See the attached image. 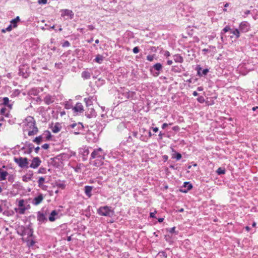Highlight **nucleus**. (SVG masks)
<instances>
[{
  "label": "nucleus",
  "mask_w": 258,
  "mask_h": 258,
  "mask_svg": "<svg viewBox=\"0 0 258 258\" xmlns=\"http://www.w3.org/2000/svg\"><path fill=\"white\" fill-rule=\"evenodd\" d=\"M104 153L101 148L95 149L91 154L90 161L95 167H100L103 164Z\"/></svg>",
  "instance_id": "f257e3e1"
},
{
  "label": "nucleus",
  "mask_w": 258,
  "mask_h": 258,
  "mask_svg": "<svg viewBox=\"0 0 258 258\" xmlns=\"http://www.w3.org/2000/svg\"><path fill=\"white\" fill-rule=\"evenodd\" d=\"M24 125L27 128L25 130H27L28 128H32V131H29L28 133L29 136H32L36 135L38 132V128L36 125L35 120L32 116H28L25 120Z\"/></svg>",
  "instance_id": "f03ea898"
},
{
  "label": "nucleus",
  "mask_w": 258,
  "mask_h": 258,
  "mask_svg": "<svg viewBox=\"0 0 258 258\" xmlns=\"http://www.w3.org/2000/svg\"><path fill=\"white\" fill-rule=\"evenodd\" d=\"M97 213L101 216L111 217L114 214V211L111 207L105 206L100 207L97 210Z\"/></svg>",
  "instance_id": "7ed1b4c3"
},
{
  "label": "nucleus",
  "mask_w": 258,
  "mask_h": 258,
  "mask_svg": "<svg viewBox=\"0 0 258 258\" xmlns=\"http://www.w3.org/2000/svg\"><path fill=\"white\" fill-rule=\"evenodd\" d=\"M14 161L21 168H28L29 167L28 159L26 157H15Z\"/></svg>",
  "instance_id": "20e7f679"
},
{
  "label": "nucleus",
  "mask_w": 258,
  "mask_h": 258,
  "mask_svg": "<svg viewBox=\"0 0 258 258\" xmlns=\"http://www.w3.org/2000/svg\"><path fill=\"white\" fill-rule=\"evenodd\" d=\"M89 148L88 147H83L79 149V154L82 156L83 160L85 161L87 159L89 154Z\"/></svg>",
  "instance_id": "39448f33"
},
{
  "label": "nucleus",
  "mask_w": 258,
  "mask_h": 258,
  "mask_svg": "<svg viewBox=\"0 0 258 258\" xmlns=\"http://www.w3.org/2000/svg\"><path fill=\"white\" fill-rule=\"evenodd\" d=\"M196 70L197 71V75L200 77L206 76L207 74L209 72V69H203L200 65L197 66Z\"/></svg>",
  "instance_id": "423d86ee"
},
{
  "label": "nucleus",
  "mask_w": 258,
  "mask_h": 258,
  "mask_svg": "<svg viewBox=\"0 0 258 258\" xmlns=\"http://www.w3.org/2000/svg\"><path fill=\"white\" fill-rule=\"evenodd\" d=\"M193 186L189 182H184L183 185L179 189V191L183 193H186L192 188Z\"/></svg>",
  "instance_id": "0eeeda50"
},
{
  "label": "nucleus",
  "mask_w": 258,
  "mask_h": 258,
  "mask_svg": "<svg viewBox=\"0 0 258 258\" xmlns=\"http://www.w3.org/2000/svg\"><path fill=\"white\" fill-rule=\"evenodd\" d=\"M70 126L74 129V134L76 135L79 134V131L83 130V125L82 123H74L70 125Z\"/></svg>",
  "instance_id": "6e6552de"
},
{
  "label": "nucleus",
  "mask_w": 258,
  "mask_h": 258,
  "mask_svg": "<svg viewBox=\"0 0 258 258\" xmlns=\"http://www.w3.org/2000/svg\"><path fill=\"white\" fill-rule=\"evenodd\" d=\"M19 22L20 18L18 16L10 22V24L7 28H6V30L10 31L13 28H16L17 27V24Z\"/></svg>",
  "instance_id": "1a4fd4ad"
},
{
  "label": "nucleus",
  "mask_w": 258,
  "mask_h": 258,
  "mask_svg": "<svg viewBox=\"0 0 258 258\" xmlns=\"http://www.w3.org/2000/svg\"><path fill=\"white\" fill-rule=\"evenodd\" d=\"M41 163V161L40 159L38 157H36L33 158L32 160V163L29 167L33 169H36L40 165Z\"/></svg>",
  "instance_id": "9d476101"
},
{
  "label": "nucleus",
  "mask_w": 258,
  "mask_h": 258,
  "mask_svg": "<svg viewBox=\"0 0 258 258\" xmlns=\"http://www.w3.org/2000/svg\"><path fill=\"white\" fill-rule=\"evenodd\" d=\"M86 116L88 118L95 117L96 116V113L93 107L88 108L85 113Z\"/></svg>",
  "instance_id": "9b49d317"
},
{
  "label": "nucleus",
  "mask_w": 258,
  "mask_h": 258,
  "mask_svg": "<svg viewBox=\"0 0 258 258\" xmlns=\"http://www.w3.org/2000/svg\"><path fill=\"white\" fill-rule=\"evenodd\" d=\"M61 16L63 17L67 16L68 19H72L74 16V13L71 10H63L61 11Z\"/></svg>",
  "instance_id": "f8f14e48"
},
{
  "label": "nucleus",
  "mask_w": 258,
  "mask_h": 258,
  "mask_svg": "<svg viewBox=\"0 0 258 258\" xmlns=\"http://www.w3.org/2000/svg\"><path fill=\"white\" fill-rule=\"evenodd\" d=\"M240 30L243 32H246L250 30L249 24L246 22H242L239 27Z\"/></svg>",
  "instance_id": "ddd939ff"
},
{
  "label": "nucleus",
  "mask_w": 258,
  "mask_h": 258,
  "mask_svg": "<svg viewBox=\"0 0 258 258\" xmlns=\"http://www.w3.org/2000/svg\"><path fill=\"white\" fill-rule=\"evenodd\" d=\"M73 110L74 112L81 113L83 111V106L81 103L78 102L75 106L73 107Z\"/></svg>",
  "instance_id": "4468645a"
},
{
  "label": "nucleus",
  "mask_w": 258,
  "mask_h": 258,
  "mask_svg": "<svg viewBox=\"0 0 258 258\" xmlns=\"http://www.w3.org/2000/svg\"><path fill=\"white\" fill-rule=\"evenodd\" d=\"M37 220L39 221V224H40L46 222L47 221V218L43 213L38 212L37 213Z\"/></svg>",
  "instance_id": "2eb2a0df"
},
{
  "label": "nucleus",
  "mask_w": 258,
  "mask_h": 258,
  "mask_svg": "<svg viewBox=\"0 0 258 258\" xmlns=\"http://www.w3.org/2000/svg\"><path fill=\"white\" fill-rule=\"evenodd\" d=\"M33 175V172L32 171H29V172L25 175L22 176V180L25 182H28L31 180Z\"/></svg>",
  "instance_id": "dca6fc26"
},
{
  "label": "nucleus",
  "mask_w": 258,
  "mask_h": 258,
  "mask_svg": "<svg viewBox=\"0 0 258 258\" xmlns=\"http://www.w3.org/2000/svg\"><path fill=\"white\" fill-rule=\"evenodd\" d=\"M152 69H155V70L157 71L158 72H156L154 74V76H158L160 73L159 72L160 71H161L162 69V66L160 63H157L155 64L152 69H151V72L152 71Z\"/></svg>",
  "instance_id": "f3484780"
},
{
  "label": "nucleus",
  "mask_w": 258,
  "mask_h": 258,
  "mask_svg": "<svg viewBox=\"0 0 258 258\" xmlns=\"http://www.w3.org/2000/svg\"><path fill=\"white\" fill-rule=\"evenodd\" d=\"M44 101L46 105H49L54 101V98L50 95H47L44 98Z\"/></svg>",
  "instance_id": "a211bd4d"
},
{
  "label": "nucleus",
  "mask_w": 258,
  "mask_h": 258,
  "mask_svg": "<svg viewBox=\"0 0 258 258\" xmlns=\"http://www.w3.org/2000/svg\"><path fill=\"white\" fill-rule=\"evenodd\" d=\"M93 186L90 185H86L84 187V192L85 195L88 197L90 198L92 196V190Z\"/></svg>",
  "instance_id": "6ab92c4d"
},
{
  "label": "nucleus",
  "mask_w": 258,
  "mask_h": 258,
  "mask_svg": "<svg viewBox=\"0 0 258 258\" xmlns=\"http://www.w3.org/2000/svg\"><path fill=\"white\" fill-rule=\"evenodd\" d=\"M43 199V197L42 194H40L37 197H35L33 201V204L34 205H38L41 203Z\"/></svg>",
  "instance_id": "aec40b11"
},
{
  "label": "nucleus",
  "mask_w": 258,
  "mask_h": 258,
  "mask_svg": "<svg viewBox=\"0 0 258 258\" xmlns=\"http://www.w3.org/2000/svg\"><path fill=\"white\" fill-rule=\"evenodd\" d=\"M93 97L90 96L88 98H84V101L88 108L92 107Z\"/></svg>",
  "instance_id": "412c9836"
},
{
  "label": "nucleus",
  "mask_w": 258,
  "mask_h": 258,
  "mask_svg": "<svg viewBox=\"0 0 258 258\" xmlns=\"http://www.w3.org/2000/svg\"><path fill=\"white\" fill-rule=\"evenodd\" d=\"M58 215V212L56 210H53L49 216V220L51 222L54 221L56 218V216Z\"/></svg>",
  "instance_id": "4be33fe9"
},
{
  "label": "nucleus",
  "mask_w": 258,
  "mask_h": 258,
  "mask_svg": "<svg viewBox=\"0 0 258 258\" xmlns=\"http://www.w3.org/2000/svg\"><path fill=\"white\" fill-rule=\"evenodd\" d=\"M172 152L173 153L172 154V158L176 159V160H179L182 158L181 154L177 152L173 149H172Z\"/></svg>",
  "instance_id": "5701e85b"
},
{
  "label": "nucleus",
  "mask_w": 258,
  "mask_h": 258,
  "mask_svg": "<svg viewBox=\"0 0 258 258\" xmlns=\"http://www.w3.org/2000/svg\"><path fill=\"white\" fill-rule=\"evenodd\" d=\"M61 128V126L60 123L58 122L56 123L54 126L52 127V131L54 133H58Z\"/></svg>",
  "instance_id": "b1692460"
},
{
  "label": "nucleus",
  "mask_w": 258,
  "mask_h": 258,
  "mask_svg": "<svg viewBox=\"0 0 258 258\" xmlns=\"http://www.w3.org/2000/svg\"><path fill=\"white\" fill-rule=\"evenodd\" d=\"M26 210H27V208L25 207L15 208L16 212L21 215L24 214Z\"/></svg>",
  "instance_id": "393cba45"
},
{
  "label": "nucleus",
  "mask_w": 258,
  "mask_h": 258,
  "mask_svg": "<svg viewBox=\"0 0 258 258\" xmlns=\"http://www.w3.org/2000/svg\"><path fill=\"white\" fill-rule=\"evenodd\" d=\"M26 146L28 148V150L27 152H25V153L30 154L32 153L33 148H34V145L32 143H29L27 142H26Z\"/></svg>",
  "instance_id": "a878e982"
},
{
  "label": "nucleus",
  "mask_w": 258,
  "mask_h": 258,
  "mask_svg": "<svg viewBox=\"0 0 258 258\" xmlns=\"http://www.w3.org/2000/svg\"><path fill=\"white\" fill-rule=\"evenodd\" d=\"M174 60L176 62L181 63L183 61V57L179 54H176L173 56Z\"/></svg>",
  "instance_id": "bb28decb"
},
{
  "label": "nucleus",
  "mask_w": 258,
  "mask_h": 258,
  "mask_svg": "<svg viewBox=\"0 0 258 258\" xmlns=\"http://www.w3.org/2000/svg\"><path fill=\"white\" fill-rule=\"evenodd\" d=\"M8 174L7 171H2V169L0 168V180H5Z\"/></svg>",
  "instance_id": "cd10ccee"
},
{
  "label": "nucleus",
  "mask_w": 258,
  "mask_h": 258,
  "mask_svg": "<svg viewBox=\"0 0 258 258\" xmlns=\"http://www.w3.org/2000/svg\"><path fill=\"white\" fill-rule=\"evenodd\" d=\"M81 76L84 79H89L91 77L90 73L88 71H83Z\"/></svg>",
  "instance_id": "c85d7f7f"
},
{
  "label": "nucleus",
  "mask_w": 258,
  "mask_h": 258,
  "mask_svg": "<svg viewBox=\"0 0 258 258\" xmlns=\"http://www.w3.org/2000/svg\"><path fill=\"white\" fill-rule=\"evenodd\" d=\"M55 185L57 187L61 189H64L66 187V184L64 181H58L55 182Z\"/></svg>",
  "instance_id": "c756f323"
},
{
  "label": "nucleus",
  "mask_w": 258,
  "mask_h": 258,
  "mask_svg": "<svg viewBox=\"0 0 258 258\" xmlns=\"http://www.w3.org/2000/svg\"><path fill=\"white\" fill-rule=\"evenodd\" d=\"M43 135L45 137V138H46V140H47V141L50 140L51 139V133L48 130L45 131L44 132Z\"/></svg>",
  "instance_id": "7c9ffc66"
},
{
  "label": "nucleus",
  "mask_w": 258,
  "mask_h": 258,
  "mask_svg": "<svg viewBox=\"0 0 258 258\" xmlns=\"http://www.w3.org/2000/svg\"><path fill=\"white\" fill-rule=\"evenodd\" d=\"M156 258H167V254L165 251H159L157 254Z\"/></svg>",
  "instance_id": "2f4dec72"
},
{
  "label": "nucleus",
  "mask_w": 258,
  "mask_h": 258,
  "mask_svg": "<svg viewBox=\"0 0 258 258\" xmlns=\"http://www.w3.org/2000/svg\"><path fill=\"white\" fill-rule=\"evenodd\" d=\"M103 60V56H102V55H100V54H98V55L96 56V57H95V59H94V60H95L96 62H97V63H99V64H100V63H102V62Z\"/></svg>",
  "instance_id": "473e14b6"
},
{
  "label": "nucleus",
  "mask_w": 258,
  "mask_h": 258,
  "mask_svg": "<svg viewBox=\"0 0 258 258\" xmlns=\"http://www.w3.org/2000/svg\"><path fill=\"white\" fill-rule=\"evenodd\" d=\"M42 139H43L42 136L41 135V136H39L38 137H36L33 140V142H34V143H36L38 145H39L41 143V142L42 141Z\"/></svg>",
  "instance_id": "72a5a7b5"
},
{
  "label": "nucleus",
  "mask_w": 258,
  "mask_h": 258,
  "mask_svg": "<svg viewBox=\"0 0 258 258\" xmlns=\"http://www.w3.org/2000/svg\"><path fill=\"white\" fill-rule=\"evenodd\" d=\"M23 230L22 231V233L20 234L22 236H24L27 233V231H29V232L27 233L28 235L29 234H30L31 235L32 234V229H29V228H27V229H26L24 227H23Z\"/></svg>",
  "instance_id": "f704fd0d"
},
{
  "label": "nucleus",
  "mask_w": 258,
  "mask_h": 258,
  "mask_svg": "<svg viewBox=\"0 0 258 258\" xmlns=\"http://www.w3.org/2000/svg\"><path fill=\"white\" fill-rule=\"evenodd\" d=\"M9 98L6 97L3 98V104L6 106H8L9 107H12V105L9 104Z\"/></svg>",
  "instance_id": "c9c22d12"
},
{
  "label": "nucleus",
  "mask_w": 258,
  "mask_h": 258,
  "mask_svg": "<svg viewBox=\"0 0 258 258\" xmlns=\"http://www.w3.org/2000/svg\"><path fill=\"white\" fill-rule=\"evenodd\" d=\"M216 172L218 175L224 174L225 173V169L224 168L219 167L217 170Z\"/></svg>",
  "instance_id": "e433bc0d"
},
{
  "label": "nucleus",
  "mask_w": 258,
  "mask_h": 258,
  "mask_svg": "<svg viewBox=\"0 0 258 258\" xmlns=\"http://www.w3.org/2000/svg\"><path fill=\"white\" fill-rule=\"evenodd\" d=\"M210 48L215 49V47L209 46V48H204L202 50V52L203 54L206 55L207 53H209L211 52Z\"/></svg>",
  "instance_id": "4c0bfd02"
},
{
  "label": "nucleus",
  "mask_w": 258,
  "mask_h": 258,
  "mask_svg": "<svg viewBox=\"0 0 258 258\" xmlns=\"http://www.w3.org/2000/svg\"><path fill=\"white\" fill-rule=\"evenodd\" d=\"M26 43H28L29 45H30V44H32V49H33L34 50H36V49H37L38 48V46H37V44H34L32 42V41H27L26 42Z\"/></svg>",
  "instance_id": "58836bf2"
},
{
  "label": "nucleus",
  "mask_w": 258,
  "mask_h": 258,
  "mask_svg": "<svg viewBox=\"0 0 258 258\" xmlns=\"http://www.w3.org/2000/svg\"><path fill=\"white\" fill-rule=\"evenodd\" d=\"M138 138L142 141L147 142L148 141L147 136L141 135Z\"/></svg>",
  "instance_id": "ea45409f"
},
{
  "label": "nucleus",
  "mask_w": 258,
  "mask_h": 258,
  "mask_svg": "<svg viewBox=\"0 0 258 258\" xmlns=\"http://www.w3.org/2000/svg\"><path fill=\"white\" fill-rule=\"evenodd\" d=\"M45 181V178L43 177H40L38 181V186L41 187L43 184V182Z\"/></svg>",
  "instance_id": "a19ab883"
},
{
  "label": "nucleus",
  "mask_w": 258,
  "mask_h": 258,
  "mask_svg": "<svg viewBox=\"0 0 258 258\" xmlns=\"http://www.w3.org/2000/svg\"><path fill=\"white\" fill-rule=\"evenodd\" d=\"M172 71L174 73H180L181 70L179 68L176 66H173L172 68Z\"/></svg>",
  "instance_id": "79ce46f5"
},
{
  "label": "nucleus",
  "mask_w": 258,
  "mask_h": 258,
  "mask_svg": "<svg viewBox=\"0 0 258 258\" xmlns=\"http://www.w3.org/2000/svg\"><path fill=\"white\" fill-rule=\"evenodd\" d=\"M38 173L45 174L46 173V169L44 167H40L38 171Z\"/></svg>",
  "instance_id": "37998d69"
},
{
  "label": "nucleus",
  "mask_w": 258,
  "mask_h": 258,
  "mask_svg": "<svg viewBox=\"0 0 258 258\" xmlns=\"http://www.w3.org/2000/svg\"><path fill=\"white\" fill-rule=\"evenodd\" d=\"M197 101L201 103H203L205 101V100L203 96H201L197 98Z\"/></svg>",
  "instance_id": "c03bdc74"
},
{
  "label": "nucleus",
  "mask_w": 258,
  "mask_h": 258,
  "mask_svg": "<svg viewBox=\"0 0 258 258\" xmlns=\"http://www.w3.org/2000/svg\"><path fill=\"white\" fill-rule=\"evenodd\" d=\"M155 54H153V55H148L147 56V59L150 61H152L153 60L154 57H155Z\"/></svg>",
  "instance_id": "a18cd8bd"
},
{
  "label": "nucleus",
  "mask_w": 258,
  "mask_h": 258,
  "mask_svg": "<svg viewBox=\"0 0 258 258\" xmlns=\"http://www.w3.org/2000/svg\"><path fill=\"white\" fill-rule=\"evenodd\" d=\"M19 207H24V200L22 199L19 200L18 203Z\"/></svg>",
  "instance_id": "49530a36"
},
{
  "label": "nucleus",
  "mask_w": 258,
  "mask_h": 258,
  "mask_svg": "<svg viewBox=\"0 0 258 258\" xmlns=\"http://www.w3.org/2000/svg\"><path fill=\"white\" fill-rule=\"evenodd\" d=\"M70 45V42L68 41H64L62 43V46L63 47H68Z\"/></svg>",
  "instance_id": "de8ad7c7"
},
{
  "label": "nucleus",
  "mask_w": 258,
  "mask_h": 258,
  "mask_svg": "<svg viewBox=\"0 0 258 258\" xmlns=\"http://www.w3.org/2000/svg\"><path fill=\"white\" fill-rule=\"evenodd\" d=\"M30 93L34 95H37L38 94V91L37 90L33 89L30 91Z\"/></svg>",
  "instance_id": "09e8293b"
},
{
  "label": "nucleus",
  "mask_w": 258,
  "mask_h": 258,
  "mask_svg": "<svg viewBox=\"0 0 258 258\" xmlns=\"http://www.w3.org/2000/svg\"><path fill=\"white\" fill-rule=\"evenodd\" d=\"M157 213L156 211H155L154 212H151L150 213V217L152 218H156L155 216V214Z\"/></svg>",
  "instance_id": "8fccbe9b"
},
{
  "label": "nucleus",
  "mask_w": 258,
  "mask_h": 258,
  "mask_svg": "<svg viewBox=\"0 0 258 258\" xmlns=\"http://www.w3.org/2000/svg\"><path fill=\"white\" fill-rule=\"evenodd\" d=\"M139 50V48L138 46L135 47L133 49V51L134 53H138Z\"/></svg>",
  "instance_id": "3c124183"
},
{
  "label": "nucleus",
  "mask_w": 258,
  "mask_h": 258,
  "mask_svg": "<svg viewBox=\"0 0 258 258\" xmlns=\"http://www.w3.org/2000/svg\"><path fill=\"white\" fill-rule=\"evenodd\" d=\"M175 227H172L171 228H170L168 230V231L169 232V233L172 234L173 233H175ZM176 233L177 234V232H176Z\"/></svg>",
  "instance_id": "603ef678"
},
{
  "label": "nucleus",
  "mask_w": 258,
  "mask_h": 258,
  "mask_svg": "<svg viewBox=\"0 0 258 258\" xmlns=\"http://www.w3.org/2000/svg\"><path fill=\"white\" fill-rule=\"evenodd\" d=\"M49 147L48 144H44L42 146V148L44 149H48Z\"/></svg>",
  "instance_id": "864d4df0"
},
{
  "label": "nucleus",
  "mask_w": 258,
  "mask_h": 258,
  "mask_svg": "<svg viewBox=\"0 0 258 258\" xmlns=\"http://www.w3.org/2000/svg\"><path fill=\"white\" fill-rule=\"evenodd\" d=\"M19 74L20 75H22L23 76V77L25 78H27L28 76V74H25L21 70L20 71Z\"/></svg>",
  "instance_id": "5fc2aeb1"
},
{
  "label": "nucleus",
  "mask_w": 258,
  "mask_h": 258,
  "mask_svg": "<svg viewBox=\"0 0 258 258\" xmlns=\"http://www.w3.org/2000/svg\"><path fill=\"white\" fill-rule=\"evenodd\" d=\"M165 135L164 133H162L161 132H160L158 135V137H159V140H161L163 138V136Z\"/></svg>",
  "instance_id": "6e6d98bb"
},
{
  "label": "nucleus",
  "mask_w": 258,
  "mask_h": 258,
  "mask_svg": "<svg viewBox=\"0 0 258 258\" xmlns=\"http://www.w3.org/2000/svg\"><path fill=\"white\" fill-rule=\"evenodd\" d=\"M172 130L174 131H175V132H178L180 130V128L178 126V125H176V126H174L172 127Z\"/></svg>",
  "instance_id": "4d7b16f0"
},
{
  "label": "nucleus",
  "mask_w": 258,
  "mask_h": 258,
  "mask_svg": "<svg viewBox=\"0 0 258 258\" xmlns=\"http://www.w3.org/2000/svg\"><path fill=\"white\" fill-rule=\"evenodd\" d=\"M169 167L172 169H174V170H177L178 169V167H176L175 165L174 164H171L169 166Z\"/></svg>",
  "instance_id": "13d9d810"
},
{
  "label": "nucleus",
  "mask_w": 258,
  "mask_h": 258,
  "mask_svg": "<svg viewBox=\"0 0 258 258\" xmlns=\"http://www.w3.org/2000/svg\"><path fill=\"white\" fill-rule=\"evenodd\" d=\"M168 125H171V123L168 124L167 123H164L162 125V128L165 129L166 127L168 126Z\"/></svg>",
  "instance_id": "bf43d9fd"
},
{
  "label": "nucleus",
  "mask_w": 258,
  "mask_h": 258,
  "mask_svg": "<svg viewBox=\"0 0 258 258\" xmlns=\"http://www.w3.org/2000/svg\"><path fill=\"white\" fill-rule=\"evenodd\" d=\"M230 30V28L229 26H226L224 29H223V31L224 32H227L228 31H229V30Z\"/></svg>",
  "instance_id": "052dcab7"
},
{
  "label": "nucleus",
  "mask_w": 258,
  "mask_h": 258,
  "mask_svg": "<svg viewBox=\"0 0 258 258\" xmlns=\"http://www.w3.org/2000/svg\"><path fill=\"white\" fill-rule=\"evenodd\" d=\"M6 108H2L0 111V114L2 115H4L6 112Z\"/></svg>",
  "instance_id": "680f3d73"
},
{
  "label": "nucleus",
  "mask_w": 258,
  "mask_h": 258,
  "mask_svg": "<svg viewBox=\"0 0 258 258\" xmlns=\"http://www.w3.org/2000/svg\"><path fill=\"white\" fill-rule=\"evenodd\" d=\"M47 0H39L38 3L39 4H46L47 3Z\"/></svg>",
  "instance_id": "e2e57ef3"
},
{
  "label": "nucleus",
  "mask_w": 258,
  "mask_h": 258,
  "mask_svg": "<svg viewBox=\"0 0 258 258\" xmlns=\"http://www.w3.org/2000/svg\"><path fill=\"white\" fill-rule=\"evenodd\" d=\"M147 133L148 135V136H147L148 140L150 138H151L153 136V134L151 133L150 131L147 132Z\"/></svg>",
  "instance_id": "0e129e2a"
},
{
  "label": "nucleus",
  "mask_w": 258,
  "mask_h": 258,
  "mask_svg": "<svg viewBox=\"0 0 258 258\" xmlns=\"http://www.w3.org/2000/svg\"><path fill=\"white\" fill-rule=\"evenodd\" d=\"M133 136L136 138H138L139 137H138V133L137 132H133Z\"/></svg>",
  "instance_id": "69168bd1"
},
{
  "label": "nucleus",
  "mask_w": 258,
  "mask_h": 258,
  "mask_svg": "<svg viewBox=\"0 0 258 258\" xmlns=\"http://www.w3.org/2000/svg\"><path fill=\"white\" fill-rule=\"evenodd\" d=\"M163 158L164 162L167 161L168 159V156L166 155H164L163 156Z\"/></svg>",
  "instance_id": "338daca9"
},
{
  "label": "nucleus",
  "mask_w": 258,
  "mask_h": 258,
  "mask_svg": "<svg viewBox=\"0 0 258 258\" xmlns=\"http://www.w3.org/2000/svg\"><path fill=\"white\" fill-rule=\"evenodd\" d=\"M71 106L70 104H69V103H67L65 104V108L67 109H70V108H71Z\"/></svg>",
  "instance_id": "774afa93"
}]
</instances>
